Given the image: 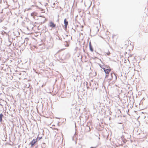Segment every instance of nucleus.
Listing matches in <instances>:
<instances>
[{"label":"nucleus","mask_w":148,"mask_h":148,"mask_svg":"<svg viewBox=\"0 0 148 148\" xmlns=\"http://www.w3.org/2000/svg\"><path fill=\"white\" fill-rule=\"evenodd\" d=\"M68 23V21H67L66 19L65 18L64 20V24L65 28V29L67 28Z\"/></svg>","instance_id":"20e7f679"},{"label":"nucleus","mask_w":148,"mask_h":148,"mask_svg":"<svg viewBox=\"0 0 148 148\" xmlns=\"http://www.w3.org/2000/svg\"><path fill=\"white\" fill-rule=\"evenodd\" d=\"M3 116V115L2 113L0 114V122L1 123L2 121V117Z\"/></svg>","instance_id":"6e6552de"},{"label":"nucleus","mask_w":148,"mask_h":148,"mask_svg":"<svg viewBox=\"0 0 148 148\" xmlns=\"http://www.w3.org/2000/svg\"><path fill=\"white\" fill-rule=\"evenodd\" d=\"M14 35L16 36V37L19 36V33L17 31H15L13 33Z\"/></svg>","instance_id":"39448f33"},{"label":"nucleus","mask_w":148,"mask_h":148,"mask_svg":"<svg viewBox=\"0 0 148 148\" xmlns=\"http://www.w3.org/2000/svg\"><path fill=\"white\" fill-rule=\"evenodd\" d=\"M114 76L116 78L115 74L114 73H111L108 76L107 78H108L109 80H111L112 79Z\"/></svg>","instance_id":"f03ea898"},{"label":"nucleus","mask_w":148,"mask_h":148,"mask_svg":"<svg viewBox=\"0 0 148 148\" xmlns=\"http://www.w3.org/2000/svg\"><path fill=\"white\" fill-rule=\"evenodd\" d=\"M34 13H31V16H33L34 15Z\"/></svg>","instance_id":"ddd939ff"},{"label":"nucleus","mask_w":148,"mask_h":148,"mask_svg":"<svg viewBox=\"0 0 148 148\" xmlns=\"http://www.w3.org/2000/svg\"><path fill=\"white\" fill-rule=\"evenodd\" d=\"M110 54V53L109 51L105 52V55L106 56V55L109 56Z\"/></svg>","instance_id":"1a4fd4ad"},{"label":"nucleus","mask_w":148,"mask_h":148,"mask_svg":"<svg viewBox=\"0 0 148 148\" xmlns=\"http://www.w3.org/2000/svg\"><path fill=\"white\" fill-rule=\"evenodd\" d=\"M72 30H73V32H75V29H73V28H72Z\"/></svg>","instance_id":"9b49d317"},{"label":"nucleus","mask_w":148,"mask_h":148,"mask_svg":"<svg viewBox=\"0 0 148 148\" xmlns=\"http://www.w3.org/2000/svg\"><path fill=\"white\" fill-rule=\"evenodd\" d=\"M2 22V21L1 20V22Z\"/></svg>","instance_id":"a211bd4d"},{"label":"nucleus","mask_w":148,"mask_h":148,"mask_svg":"<svg viewBox=\"0 0 148 148\" xmlns=\"http://www.w3.org/2000/svg\"><path fill=\"white\" fill-rule=\"evenodd\" d=\"M89 49L92 52H93V48L91 45V42H90L89 43Z\"/></svg>","instance_id":"423d86ee"},{"label":"nucleus","mask_w":148,"mask_h":148,"mask_svg":"<svg viewBox=\"0 0 148 148\" xmlns=\"http://www.w3.org/2000/svg\"><path fill=\"white\" fill-rule=\"evenodd\" d=\"M37 139H34L30 143V144L31 145V147H32L35 144L36 142L37 141Z\"/></svg>","instance_id":"7ed1b4c3"},{"label":"nucleus","mask_w":148,"mask_h":148,"mask_svg":"<svg viewBox=\"0 0 148 148\" xmlns=\"http://www.w3.org/2000/svg\"><path fill=\"white\" fill-rule=\"evenodd\" d=\"M56 39H58V40H60V37L58 36H57L56 37Z\"/></svg>","instance_id":"9d476101"},{"label":"nucleus","mask_w":148,"mask_h":148,"mask_svg":"<svg viewBox=\"0 0 148 148\" xmlns=\"http://www.w3.org/2000/svg\"><path fill=\"white\" fill-rule=\"evenodd\" d=\"M69 46V45H67H67H66V46H67V47H68V46Z\"/></svg>","instance_id":"dca6fc26"},{"label":"nucleus","mask_w":148,"mask_h":148,"mask_svg":"<svg viewBox=\"0 0 148 148\" xmlns=\"http://www.w3.org/2000/svg\"><path fill=\"white\" fill-rule=\"evenodd\" d=\"M26 39L27 40H28V38H26L25 39Z\"/></svg>","instance_id":"f3484780"},{"label":"nucleus","mask_w":148,"mask_h":148,"mask_svg":"<svg viewBox=\"0 0 148 148\" xmlns=\"http://www.w3.org/2000/svg\"><path fill=\"white\" fill-rule=\"evenodd\" d=\"M86 86H87L88 83L87 82H86ZM87 88L88 89L89 88V87H88L87 86Z\"/></svg>","instance_id":"4468645a"},{"label":"nucleus","mask_w":148,"mask_h":148,"mask_svg":"<svg viewBox=\"0 0 148 148\" xmlns=\"http://www.w3.org/2000/svg\"><path fill=\"white\" fill-rule=\"evenodd\" d=\"M58 134H56L55 135V138H56V137H58Z\"/></svg>","instance_id":"f8f14e48"},{"label":"nucleus","mask_w":148,"mask_h":148,"mask_svg":"<svg viewBox=\"0 0 148 148\" xmlns=\"http://www.w3.org/2000/svg\"><path fill=\"white\" fill-rule=\"evenodd\" d=\"M42 137H39V140Z\"/></svg>","instance_id":"2eb2a0df"},{"label":"nucleus","mask_w":148,"mask_h":148,"mask_svg":"<svg viewBox=\"0 0 148 148\" xmlns=\"http://www.w3.org/2000/svg\"><path fill=\"white\" fill-rule=\"evenodd\" d=\"M50 26L51 27H56V25L53 23L52 22H51L50 23Z\"/></svg>","instance_id":"0eeeda50"},{"label":"nucleus","mask_w":148,"mask_h":148,"mask_svg":"<svg viewBox=\"0 0 148 148\" xmlns=\"http://www.w3.org/2000/svg\"><path fill=\"white\" fill-rule=\"evenodd\" d=\"M103 70L104 72L106 73V77H107L109 75V73L111 71V70L110 68L108 69L106 68H103Z\"/></svg>","instance_id":"f257e3e1"}]
</instances>
